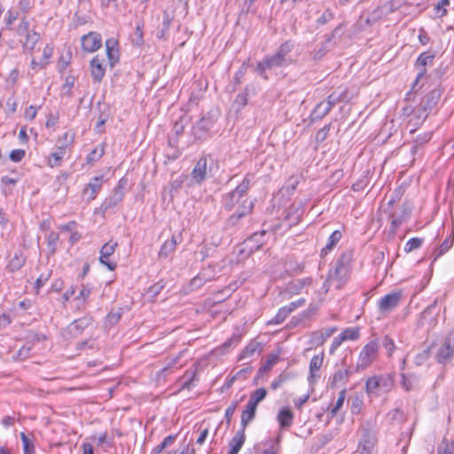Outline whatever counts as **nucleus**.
<instances>
[{
  "instance_id": "nucleus-19",
  "label": "nucleus",
  "mask_w": 454,
  "mask_h": 454,
  "mask_svg": "<svg viewBox=\"0 0 454 454\" xmlns=\"http://www.w3.org/2000/svg\"><path fill=\"white\" fill-rule=\"evenodd\" d=\"M246 441L245 429L240 428L229 442V451L227 454H239Z\"/></svg>"
},
{
  "instance_id": "nucleus-53",
  "label": "nucleus",
  "mask_w": 454,
  "mask_h": 454,
  "mask_svg": "<svg viewBox=\"0 0 454 454\" xmlns=\"http://www.w3.org/2000/svg\"><path fill=\"white\" fill-rule=\"evenodd\" d=\"M330 129L331 123H328L325 125L322 129H320L315 136L316 142L317 144L323 143L327 138Z\"/></svg>"
},
{
  "instance_id": "nucleus-32",
  "label": "nucleus",
  "mask_w": 454,
  "mask_h": 454,
  "mask_svg": "<svg viewBox=\"0 0 454 454\" xmlns=\"http://www.w3.org/2000/svg\"><path fill=\"white\" fill-rule=\"evenodd\" d=\"M348 90H344L340 92L333 91L331 93L327 99L325 101L327 105H329L330 108H333L336 104L348 100Z\"/></svg>"
},
{
  "instance_id": "nucleus-18",
  "label": "nucleus",
  "mask_w": 454,
  "mask_h": 454,
  "mask_svg": "<svg viewBox=\"0 0 454 454\" xmlns=\"http://www.w3.org/2000/svg\"><path fill=\"white\" fill-rule=\"evenodd\" d=\"M24 39L20 40L22 50L24 52L32 53L35 48V45L41 39L40 33L36 31L28 32L23 35Z\"/></svg>"
},
{
  "instance_id": "nucleus-25",
  "label": "nucleus",
  "mask_w": 454,
  "mask_h": 454,
  "mask_svg": "<svg viewBox=\"0 0 454 454\" xmlns=\"http://www.w3.org/2000/svg\"><path fill=\"white\" fill-rule=\"evenodd\" d=\"M123 198L124 193L114 190L113 193L103 201L101 207L104 211L114 208L122 201Z\"/></svg>"
},
{
  "instance_id": "nucleus-52",
  "label": "nucleus",
  "mask_w": 454,
  "mask_h": 454,
  "mask_svg": "<svg viewBox=\"0 0 454 454\" xmlns=\"http://www.w3.org/2000/svg\"><path fill=\"white\" fill-rule=\"evenodd\" d=\"M121 315H122L121 309H119V310H117V311H114V310L110 311L107 314L106 318V325H108L110 326L116 325L121 318Z\"/></svg>"
},
{
  "instance_id": "nucleus-26",
  "label": "nucleus",
  "mask_w": 454,
  "mask_h": 454,
  "mask_svg": "<svg viewBox=\"0 0 454 454\" xmlns=\"http://www.w3.org/2000/svg\"><path fill=\"white\" fill-rule=\"evenodd\" d=\"M257 407L247 402L241 413V428L246 430L247 425L254 419Z\"/></svg>"
},
{
  "instance_id": "nucleus-29",
  "label": "nucleus",
  "mask_w": 454,
  "mask_h": 454,
  "mask_svg": "<svg viewBox=\"0 0 454 454\" xmlns=\"http://www.w3.org/2000/svg\"><path fill=\"white\" fill-rule=\"evenodd\" d=\"M277 419L281 428H287L293 423L294 413L289 408H282L278 413Z\"/></svg>"
},
{
  "instance_id": "nucleus-42",
  "label": "nucleus",
  "mask_w": 454,
  "mask_h": 454,
  "mask_svg": "<svg viewBox=\"0 0 454 454\" xmlns=\"http://www.w3.org/2000/svg\"><path fill=\"white\" fill-rule=\"evenodd\" d=\"M290 313L291 312L286 308V306L280 308L275 317L268 322V325H280L285 321Z\"/></svg>"
},
{
  "instance_id": "nucleus-20",
  "label": "nucleus",
  "mask_w": 454,
  "mask_h": 454,
  "mask_svg": "<svg viewBox=\"0 0 454 454\" xmlns=\"http://www.w3.org/2000/svg\"><path fill=\"white\" fill-rule=\"evenodd\" d=\"M27 258L23 252L18 250L14 253L13 257L7 263L5 270L8 272L14 273L20 270L26 263Z\"/></svg>"
},
{
  "instance_id": "nucleus-14",
  "label": "nucleus",
  "mask_w": 454,
  "mask_h": 454,
  "mask_svg": "<svg viewBox=\"0 0 454 454\" xmlns=\"http://www.w3.org/2000/svg\"><path fill=\"white\" fill-rule=\"evenodd\" d=\"M103 184V176H98L91 179V181L83 189L84 196H87V200L91 201L96 199L97 195L100 192Z\"/></svg>"
},
{
  "instance_id": "nucleus-27",
  "label": "nucleus",
  "mask_w": 454,
  "mask_h": 454,
  "mask_svg": "<svg viewBox=\"0 0 454 454\" xmlns=\"http://www.w3.org/2000/svg\"><path fill=\"white\" fill-rule=\"evenodd\" d=\"M342 233L340 231H334L328 238L326 245L321 249L320 255L325 257L330 253L337 243L340 240Z\"/></svg>"
},
{
  "instance_id": "nucleus-31",
  "label": "nucleus",
  "mask_w": 454,
  "mask_h": 454,
  "mask_svg": "<svg viewBox=\"0 0 454 454\" xmlns=\"http://www.w3.org/2000/svg\"><path fill=\"white\" fill-rule=\"evenodd\" d=\"M254 174L247 173L242 182L237 185V187L234 189V191L241 195L242 197L246 196L247 192L249 191L250 187L252 186L253 180H254Z\"/></svg>"
},
{
  "instance_id": "nucleus-62",
  "label": "nucleus",
  "mask_w": 454,
  "mask_h": 454,
  "mask_svg": "<svg viewBox=\"0 0 454 454\" xmlns=\"http://www.w3.org/2000/svg\"><path fill=\"white\" fill-rule=\"evenodd\" d=\"M26 155V152L23 149H14L10 153V160L13 162L21 161Z\"/></svg>"
},
{
  "instance_id": "nucleus-39",
  "label": "nucleus",
  "mask_w": 454,
  "mask_h": 454,
  "mask_svg": "<svg viewBox=\"0 0 454 454\" xmlns=\"http://www.w3.org/2000/svg\"><path fill=\"white\" fill-rule=\"evenodd\" d=\"M267 394H268V392H267L266 388H264V387L257 388L250 395L248 403H250L257 407L259 403H261L262 400L265 399V397L267 396Z\"/></svg>"
},
{
  "instance_id": "nucleus-6",
  "label": "nucleus",
  "mask_w": 454,
  "mask_h": 454,
  "mask_svg": "<svg viewBox=\"0 0 454 454\" xmlns=\"http://www.w3.org/2000/svg\"><path fill=\"white\" fill-rule=\"evenodd\" d=\"M454 356V331L450 332L438 349L435 359L439 364H445L450 362Z\"/></svg>"
},
{
  "instance_id": "nucleus-48",
  "label": "nucleus",
  "mask_w": 454,
  "mask_h": 454,
  "mask_svg": "<svg viewBox=\"0 0 454 454\" xmlns=\"http://www.w3.org/2000/svg\"><path fill=\"white\" fill-rule=\"evenodd\" d=\"M323 360H324V354L322 353L321 355H317V356H314L310 362H309V371H310V373L311 375H313V373L317 371H318L322 364H323Z\"/></svg>"
},
{
  "instance_id": "nucleus-16",
  "label": "nucleus",
  "mask_w": 454,
  "mask_h": 454,
  "mask_svg": "<svg viewBox=\"0 0 454 454\" xmlns=\"http://www.w3.org/2000/svg\"><path fill=\"white\" fill-rule=\"evenodd\" d=\"M92 324V317H83L74 320L68 326L67 331L73 337H77Z\"/></svg>"
},
{
  "instance_id": "nucleus-13",
  "label": "nucleus",
  "mask_w": 454,
  "mask_h": 454,
  "mask_svg": "<svg viewBox=\"0 0 454 454\" xmlns=\"http://www.w3.org/2000/svg\"><path fill=\"white\" fill-rule=\"evenodd\" d=\"M442 96V91L439 88H434L427 93L421 99L419 105L421 109L432 111L438 104Z\"/></svg>"
},
{
  "instance_id": "nucleus-22",
  "label": "nucleus",
  "mask_w": 454,
  "mask_h": 454,
  "mask_svg": "<svg viewBox=\"0 0 454 454\" xmlns=\"http://www.w3.org/2000/svg\"><path fill=\"white\" fill-rule=\"evenodd\" d=\"M281 441V434H278L276 439H270L262 442L263 450H261L259 446L255 448V454H277L279 450V443Z\"/></svg>"
},
{
  "instance_id": "nucleus-28",
  "label": "nucleus",
  "mask_w": 454,
  "mask_h": 454,
  "mask_svg": "<svg viewBox=\"0 0 454 454\" xmlns=\"http://www.w3.org/2000/svg\"><path fill=\"white\" fill-rule=\"evenodd\" d=\"M262 349V346L261 342L256 340L250 341L241 351L239 360H243L248 357L253 356L255 353L261 352Z\"/></svg>"
},
{
  "instance_id": "nucleus-45",
  "label": "nucleus",
  "mask_w": 454,
  "mask_h": 454,
  "mask_svg": "<svg viewBox=\"0 0 454 454\" xmlns=\"http://www.w3.org/2000/svg\"><path fill=\"white\" fill-rule=\"evenodd\" d=\"M340 340H356L359 338L358 328H347L340 334Z\"/></svg>"
},
{
  "instance_id": "nucleus-55",
  "label": "nucleus",
  "mask_w": 454,
  "mask_h": 454,
  "mask_svg": "<svg viewBox=\"0 0 454 454\" xmlns=\"http://www.w3.org/2000/svg\"><path fill=\"white\" fill-rule=\"evenodd\" d=\"M437 454H454V440L450 442L442 441V445L437 448Z\"/></svg>"
},
{
  "instance_id": "nucleus-21",
  "label": "nucleus",
  "mask_w": 454,
  "mask_h": 454,
  "mask_svg": "<svg viewBox=\"0 0 454 454\" xmlns=\"http://www.w3.org/2000/svg\"><path fill=\"white\" fill-rule=\"evenodd\" d=\"M106 54L110 66L113 67L120 58L118 42L114 39H107L106 42Z\"/></svg>"
},
{
  "instance_id": "nucleus-38",
  "label": "nucleus",
  "mask_w": 454,
  "mask_h": 454,
  "mask_svg": "<svg viewBox=\"0 0 454 454\" xmlns=\"http://www.w3.org/2000/svg\"><path fill=\"white\" fill-rule=\"evenodd\" d=\"M278 356L276 354H270L266 362L262 365L257 372V377H260L263 372H269L278 363Z\"/></svg>"
},
{
  "instance_id": "nucleus-24",
  "label": "nucleus",
  "mask_w": 454,
  "mask_h": 454,
  "mask_svg": "<svg viewBox=\"0 0 454 454\" xmlns=\"http://www.w3.org/2000/svg\"><path fill=\"white\" fill-rule=\"evenodd\" d=\"M332 108H330L329 105H327L325 101L319 102L310 114V122L322 120L325 115L329 114Z\"/></svg>"
},
{
  "instance_id": "nucleus-41",
  "label": "nucleus",
  "mask_w": 454,
  "mask_h": 454,
  "mask_svg": "<svg viewBox=\"0 0 454 454\" xmlns=\"http://www.w3.org/2000/svg\"><path fill=\"white\" fill-rule=\"evenodd\" d=\"M34 29H30V21L26 16L20 18V23L16 27V34L19 36H23L28 32H33Z\"/></svg>"
},
{
  "instance_id": "nucleus-23",
  "label": "nucleus",
  "mask_w": 454,
  "mask_h": 454,
  "mask_svg": "<svg viewBox=\"0 0 454 454\" xmlns=\"http://www.w3.org/2000/svg\"><path fill=\"white\" fill-rule=\"evenodd\" d=\"M241 198L243 197L237 193L234 190L224 194L222 200L223 208L227 211L233 210L235 206L239 203Z\"/></svg>"
},
{
  "instance_id": "nucleus-36",
  "label": "nucleus",
  "mask_w": 454,
  "mask_h": 454,
  "mask_svg": "<svg viewBox=\"0 0 454 454\" xmlns=\"http://www.w3.org/2000/svg\"><path fill=\"white\" fill-rule=\"evenodd\" d=\"M20 12L16 9L11 8L9 9L4 19V27L8 30H12L13 23L19 19Z\"/></svg>"
},
{
  "instance_id": "nucleus-49",
  "label": "nucleus",
  "mask_w": 454,
  "mask_h": 454,
  "mask_svg": "<svg viewBox=\"0 0 454 454\" xmlns=\"http://www.w3.org/2000/svg\"><path fill=\"white\" fill-rule=\"evenodd\" d=\"M116 247L117 243L113 242L112 240L103 245V247L100 249V254H102V257L109 258L110 255H112L114 253Z\"/></svg>"
},
{
  "instance_id": "nucleus-2",
  "label": "nucleus",
  "mask_w": 454,
  "mask_h": 454,
  "mask_svg": "<svg viewBox=\"0 0 454 454\" xmlns=\"http://www.w3.org/2000/svg\"><path fill=\"white\" fill-rule=\"evenodd\" d=\"M352 260L353 253L350 250H346L338 256L334 264L329 270L324 283L323 287L325 288L326 291L329 290L333 284L335 285L338 289L345 286L350 276Z\"/></svg>"
},
{
  "instance_id": "nucleus-35",
  "label": "nucleus",
  "mask_w": 454,
  "mask_h": 454,
  "mask_svg": "<svg viewBox=\"0 0 454 454\" xmlns=\"http://www.w3.org/2000/svg\"><path fill=\"white\" fill-rule=\"evenodd\" d=\"M410 208L404 207L403 210V214L401 215H392V221L390 223V231L395 233L396 230L403 224L405 220V217L410 214Z\"/></svg>"
},
{
  "instance_id": "nucleus-9",
  "label": "nucleus",
  "mask_w": 454,
  "mask_h": 454,
  "mask_svg": "<svg viewBox=\"0 0 454 454\" xmlns=\"http://www.w3.org/2000/svg\"><path fill=\"white\" fill-rule=\"evenodd\" d=\"M392 385V380L388 376H373L369 378L365 383L367 393H377V391H387Z\"/></svg>"
},
{
  "instance_id": "nucleus-11",
  "label": "nucleus",
  "mask_w": 454,
  "mask_h": 454,
  "mask_svg": "<svg viewBox=\"0 0 454 454\" xmlns=\"http://www.w3.org/2000/svg\"><path fill=\"white\" fill-rule=\"evenodd\" d=\"M192 178L197 184H200L207 179V159L205 156L200 157L196 162L192 173Z\"/></svg>"
},
{
  "instance_id": "nucleus-54",
  "label": "nucleus",
  "mask_w": 454,
  "mask_h": 454,
  "mask_svg": "<svg viewBox=\"0 0 454 454\" xmlns=\"http://www.w3.org/2000/svg\"><path fill=\"white\" fill-rule=\"evenodd\" d=\"M20 438L23 443V450L25 454H33L35 452V446L28 439L25 433H20Z\"/></svg>"
},
{
  "instance_id": "nucleus-50",
  "label": "nucleus",
  "mask_w": 454,
  "mask_h": 454,
  "mask_svg": "<svg viewBox=\"0 0 454 454\" xmlns=\"http://www.w3.org/2000/svg\"><path fill=\"white\" fill-rule=\"evenodd\" d=\"M423 244V239L421 238H411L410 239L404 247L405 253H411V251L418 249Z\"/></svg>"
},
{
  "instance_id": "nucleus-51",
  "label": "nucleus",
  "mask_w": 454,
  "mask_h": 454,
  "mask_svg": "<svg viewBox=\"0 0 454 454\" xmlns=\"http://www.w3.org/2000/svg\"><path fill=\"white\" fill-rule=\"evenodd\" d=\"M387 416L392 423H403L405 420V416L403 412L398 408L391 410L388 412Z\"/></svg>"
},
{
  "instance_id": "nucleus-44",
  "label": "nucleus",
  "mask_w": 454,
  "mask_h": 454,
  "mask_svg": "<svg viewBox=\"0 0 454 454\" xmlns=\"http://www.w3.org/2000/svg\"><path fill=\"white\" fill-rule=\"evenodd\" d=\"M292 378H294V375L292 373L286 372H282L278 375V377L271 382V384H270L271 389L276 390V389L279 388L286 381H287L288 380H291Z\"/></svg>"
},
{
  "instance_id": "nucleus-5",
  "label": "nucleus",
  "mask_w": 454,
  "mask_h": 454,
  "mask_svg": "<svg viewBox=\"0 0 454 454\" xmlns=\"http://www.w3.org/2000/svg\"><path fill=\"white\" fill-rule=\"evenodd\" d=\"M379 343L377 340L369 341L360 352L356 370L366 369L377 357Z\"/></svg>"
},
{
  "instance_id": "nucleus-10",
  "label": "nucleus",
  "mask_w": 454,
  "mask_h": 454,
  "mask_svg": "<svg viewBox=\"0 0 454 454\" xmlns=\"http://www.w3.org/2000/svg\"><path fill=\"white\" fill-rule=\"evenodd\" d=\"M82 47L86 52H94L101 47V35L90 32L82 37Z\"/></svg>"
},
{
  "instance_id": "nucleus-57",
  "label": "nucleus",
  "mask_w": 454,
  "mask_h": 454,
  "mask_svg": "<svg viewBox=\"0 0 454 454\" xmlns=\"http://www.w3.org/2000/svg\"><path fill=\"white\" fill-rule=\"evenodd\" d=\"M51 276V271H48L46 273H42L35 281V289L38 294L40 289L45 285V283L50 279Z\"/></svg>"
},
{
  "instance_id": "nucleus-3",
  "label": "nucleus",
  "mask_w": 454,
  "mask_h": 454,
  "mask_svg": "<svg viewBox=\"0 0 454 454\" xmlns=\"http://www.w3.org/2000/svg\"><path fill=\"white\" fill-rule=\"evenodd\" d=\"M218 119L216 111L210 110L204 114L193 126L192 135L195 139H206L211 136V129Z\"/></svg>"
},
{
  "instance_id": "nucleus-8",
  "label": "nucleus",
  "mask_w": 454,
  "mask_h": 454,
  "mask_svg": "<svg viewBox=\"0 0 454 454\" xmlns=\"http://www.w3.org/2000/svg\"><path fill=\"white\" fill-rule=\"evenodd\" d=\"M402 294L400 292H393L381 297L378 301V309L381 314L395 309L400 303Z\"/></svg>"
},
{
  "instance_id": "nucleus-61",
  "label": "nucleus",
  "mask_w": 454,
  "mask_h": 454,
  "mask_svg": "<svg viewBox=\"0 0 454 454\" xmlns=\"http://www.w3.org/2000/svg\"><path fill=\"white\" fill-rule=\"evenodd\" d=\"M333 19V13L329 9H326L321 16L317 20V24L323 26Z\"/></svg>"
},
{
  "instance_id": "nucleus-46",
  "label": "nucleus",
  "mask_w": 454,
  "mask_h": 454,
  "mask_svg": "<svg viewBox=\"0 0 454 454\" xmlns=\"http://www.w3.org/2000/svg\"><path fill=\"white\" fill-rule=\"evenodd\" d=\"M59 240V235L57 232L51 231L47 235V246L51 254L56 252Z\"/></svg>"
},
{
  "instance_id": "nucleus-17",
  "label": "nucleus",
  "mask_w": 454,
  "mask_h": 454,
  "mask_svg": "<svg viewBox=\"0 0 454 454\" xmlns=\"http://www.w3.org/2000/svg\"><path fill=\"white\" fill-rule=\"evenodd\" d=\"M103 62L104 59H100L98 55L90 60V73L95 82H100L105 76L106 69L103 67Z\"/></svg>"
},
{
  "instance_id": "nucleus-64",
  "label": "nucleus",
  "mask_w": 454,
  "mask_h": 454,
  "mask_svg": "<svg viewBox=\"0 0 454 454\" xmlns=\"http://www.w3.org/2000/svg\"><path fill=\"white\" fill-rule=\"evenodd\" d=\"M382 345L387 351L388 356H391L395 348L394 340L388 335H385L382 340Z\"/></svg>"
},
{
  "instance_id": "nucleus-60",
  "label": "nucleus",
  "mask_w": 454,
  "mask_h": 454,
  "mask_svg": "<svg viewBox=\"0 0 454 454\" xmlns=\"http://www.w3.org/2000/svg\"><path fill=\"white\" fill-rule=\"evenodd\" d=\"M239 405V403L236 401V402H232L225 410V414H224V418L226 419V423L227 425H230L231 424V418L233 416V414L235 413V411L237 409Z\"/></svg>"
},
{
  "instance_id": "nucleus-59",
  "label": "nucleus",
  "mask_w": 454,
  "mask_h": 454,
  "mask_svg": "<svg viewBox=\"0 0 454 454\" xmlns=\"http://www.w3.org/2000/svg\"><path fill=\"white\" fill-rule=\"evenodd\" d=\"M248 93L246 89L244 91L239 93L235 98L234 103L239 106V108H242L247 105Z\"/></svg>"
},
{
  "instance_id": "nucleus-12",
  "label": "nucleus",
  "mask_w": 454,
  "mask_h": 454,
  "mask_svg": "<svg viewBox=\"0 0 454 454\" xmlns=\"http://www.w3.org/2000/svg\"><path fill=\"white\" fill-rule=\"evenodd\" d=\"M434 54H430L428 52H422L417 59L416 62H415V66L419 68V72L417 74V77H416V80L413 83V87L412 89L415 88V86L417 85V83L419 82V81L420 79H422L426 74H427V69H426V66L427 65H432L433 61H434Z\"/></svg>"
},
{
  "instance_id": "nucleus-1",
  "label": "nucleus",
  "mask_w": 454,
  "mask_h": 454,
  "mask_svg": "<svg viewBox=\"0 0 454 454\" xmlns=\"http://www.w3.org/2000/svg\"><path fill=\"white\" fill-rule=\"evenodd\" d=\"M294 43L291 40L284 42L272 55L265 56L259 61L255 72L264 80H268L267 70L288 67L294 63L290 52L294 50Z\"/></svg>"
},
{
  "instance_id": "nucleus-40",
  "label": "nucleus",
  "mask_w": 454,
  "mask_h": 454,
  "mask_svg": "<svg viewBox=\"0 0 454 454\" xmlns=\"http://www.w3.org/2000/svg\"><path fill=\"white\" fill-rule=\"evenodd\" d=\"M105 153L104 145L96 146L86 157L87 164H92L98 161Z\"/></svg>"
},
{
  "instance_id": "nucleus-47",
  "label": "nucleus",
  "mask_w": 454,
  "mask_h": 454,
  "mask_svg": "<svg viewBox=\"0 0 454 454\" xmlns=\"http://www.w3.org/2000/svg\"><path fill=\"white\" fill-rule=\"evenodd\" d=\"M345 398H346V389L343 388L339 393V396H338L335 405L330 410L329 414H330L331 418H333L337 414L338 411L343 405Z\"/></svg>"
},
{
  "instance_id": "nucleus-63",
  "label": "nucleus",
  "mask_w": 454,
  "mask_h": 454,
  "mask_svg": "<svg viewBox=\"0 0 454 454\" xmlns=\"http://www.w3.org/2000/svg\"><path fill=\"white\" fill-rule=\"evenodd\" d=\"M164 286H165V284L163 283L162 280H160V281L155 283L154 285L151 286L148 288L147 293L149 294H151V296L153 298H154L160 293V291L164 288Z\"/></svg>"
},
{
  "instance_id": "nucleus-43",
  "label": "nucleus",
  "mask_w": 454,
  "mask_h": 454,
  "mask_svg": "<svg viewBox=\"0 0 454 454\" xmlns=\"http://www.w3.org/2000/svg\"><path fill=\"white\" fill-rule=\"evenodd\" d=\"M453 244V240L450 238L445 239L442 243L434 252V262L436 261L440 256L444 254Z\"/></svg>"
},
{
  "instance_id": "nucleus-34",
  "label": "nucleus",
  "mask_w": 454,
  "mask_h": 454,
  "mask_svg": "<svg viewBox=\"0 0 454 454\" xmlns=\"http://www.w3.org/2000/svg\"><path fill=\"white\" fill-rule=\"evenodd\" d=\"M176 435L170 434L165 437L160 443L156 445L151 451V454H163L164 450L170 447L176 441Z\"/></svg>"
},
{
  "instance_id": "nucleus-7",
  "label": "nucleus",
  "mask_w": 454,
  "mask_h": 454,
  "mask_svg": "<svg viewBox=\"0 0 454 454\" xmlns=\"http://www.w3.org/2000/svg\"><path fill=\"white\" fill-rule=\"evenodd\" d=\"M377 442L375 432L370 428H362V437L358 442L356 452L363 454H372Z\"/></svg>"
},
{
  "instance_id": "nucleus-15",
  "label": "nucleus",
  "mask_w": 454,
  "mask_h": 454,
  "mask_svg": "<svg viewBox=\"0 0 454 454\" xmlns=\"http://www.w3.org/2000/svg\"><path fill=\"white\" fill-rule=\"evenodd\" d=\"M312 280L309 278L302 279H294L286 284L283 291V294L295 295L301 293V291L311 284Z\"/></svg>"
},
{
  "instance_id": "nucleus-33",
  "label": "nucleus",
  "mask_w": 454,
  "mask_h": 454,
  "mask_svg": "<svg viewBox=\"0 0 454 454\" xmlns=\"http://www.w3.org/2000/svg\"><path fill=\"white\" fill-rule=\"evenodd\" d=\"M176 239L175 236H172V238L168 240H166L160 251H159V257L160 258H166L168 257L172 252L175 251L176 249Z\"/></svg>"
},
{
  "instance_id": "nucleus-58",
  "label": "nucleus",
  "mask_w": 454,
  "mask_h": 454,
  "mask_svg": "<svg viewBox=\"0 0 454 454\" xmlns=\"http://www.w3.org/2000/svg\"><path fill=\"white\" fill-rule=\"evenodd\" d=\"M132 42L135 45L140 46L144 43L143 39V25L137 24L136 27V31L134 33V38Z\"/></svg>"
},
{
  "instance_id": "nucleus-4",
  "label": "nucleus",
  "mask_w": 454,
  "mask_h": 454,
  "mask_svg": "<svg viewBox=\"0 0 454 454\" xmlns=\"http://www.w3.org/2000/svg\"><path fill=\"white\" fill-rule=\"evenodd\" d=\"M254 207V202L250 200H243L237 210L228 217L225 222V228L231 229L239 225L240 220L250 215Z\"/></svg>"
},
{
  "instance_id": "nucleus-56",
  "label": "nucleus",
  "mask_w": 454,
  "mask_h": 454,
  "mask_svg": "<svg viewBox=\"0 0 454 454\" xmlns=\"http://www.w3.org/2000/svg\"><path fill=\"white\" fill-rule=\"evenodd\" d=\"M450 4V0H440L434 6V12L437 17H443L447 14L446 6Z\"/></svg>"
},
{
  "instance_id": "nucleus-37",
  "label": "nucleus",
  "mask_w": 454,
  "mask_h": 454,
  "mask_svg": "<svg viewBox=\"0 0 454 454\" xmlns=\"http://www.w3.org/2000/svg\"><path fill=\"white\" fill-rule=\"evenodd\" d=\"M173 21V16L168 12H163L161 29L158 32V37L162 38L168 33Z\"/></svg>"
},
{
  "instance_id": "nucleus-30",
  "label": "nucleus",
  "mask_w": 454,
  "mask_h": 454,
  "mask_svg": "<svg viewBox=\"0 0 454 454\" xmlns=\"http://www.w3.org/2000/svg\"><path fill=\"white\" fill-rule=\"evenodd\" d=\"M66 153V146L58 147L57 151L51 153L48 157V165L51 168L60 166Z\"/></svg>"
}]
</instances>
